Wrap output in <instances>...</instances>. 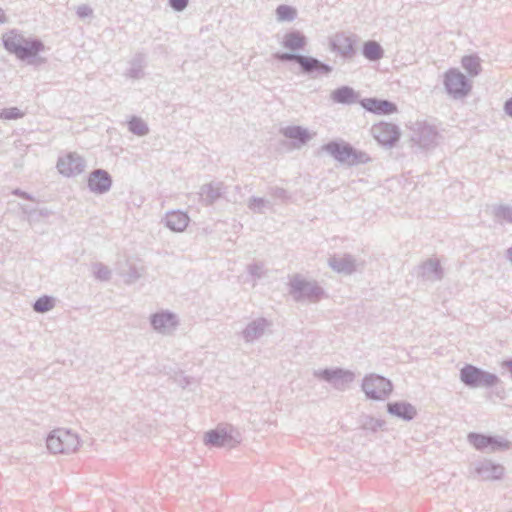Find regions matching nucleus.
<instances>
[{"label":"nucleus","instance_id":"nucleus-11","mask_svg":"<svg viewBox=\"0 0 512 512\" xmlns=\"http://www.w3.org/2000/svg\"><path fill=\"white\" fill-rule=\"evenodd\" d=\"M444 86L447 93L454 99L466 97L472 89L469 79L454 68L449 69L444 74Z\"/></svg>","mask_w":512,"mask_h":512},{"label":"nucleus","instance_id":"nucleus-42","mask_svg":"<svg viewBox=\"0 0 512 512\" xmlns=\"http://www.w3.org/2000/svg\"><path fill=\"white\" fill-rule=\"evenodd\" d=\"M248 273L256 278L260 279L263 276V265L258 263H253L248 265L247 267Z\"/></svg>","mask_w":512,"mask_h":512},{"label":"nucleus","instance_id":"nucleus-12","mask_svg":"<svg viewBox=\"0 0 512 512\" xmlns=\"http://www.w3.org/2000/svg\"><path fill=\"white\" fill-rule=\"evenodd\" d=\"M375 140L383 147L393 148L401 137L400 128L394 123L380 122L371 127Z\"/></svg>","mask_w":512,"mask_h":512},{"label":"nucleus","instance_id":"nucleus-35","mask_svg":"<svg viewBox=\"0 0 512 512\" xmlns=\"http://www.w3.org/2000/svg\"><path fill=\"white\" fill-rule=\"evenodd\" d=\"M277 19L279 21H293L297 16V11L289 5H279L276 9Z\"/></svg>","mask_w":512,"mask_h":512},{"label":"nucleus","instance_id":"nucleus-6","mask_svg":"<svg viewBox=\"0 0 512 512\" xmlns=\"http://www.w3.org/2000/svg\"><path fill=\"white\" fill-rule=\"evenodd\" d=\"M361 388L367 399L383 401L392 393L393 384L384 376L372 373L363 378Z\"/></svg>","mask_w":512,"mask_h":512},{"label":"nucleus","instance_id":"nucleus-31","mask_svg":"<svg viewBox=\"0 0 512 512\" xmlns=\"http://www.w3.org/2000/svg\"><path fill=\"white\" fill-rule=\"evenodd\" d=\"M461 64L471 77L478 76L482 71L481 60L476 54L464 56L461 60Z\"/></svg>","mask_w":512,"mask_h":512},{"label":"nucleus","instance_id":"nucleus-49","mask_svg":"<svg viewBox=\"0 0 512 512\" xmlns=\"http://www.w3.org/2000/svg\"><path fill=\"white\" fill-rule=\"evenodd\" d=\"M506 257L512 263V246L506 250Z\"/></svg>","mask_w":512,"mask_h":512},{"label":"nucleus","instance_id":"nucleus-1","mask_svg":"<svg viewBox=\"0 0 512 512\" xmlns=\"http://www.w3.org/2000/svg\"><path fill=\"white\" fill-rule=\"evenodd\" d=\"M2 43L3 47L20 61L28 64L46 62L44 58L39 57V54L46 49L45 44L37 37H25L13 29L3 34Z\"/></svg>","mask_w":512,"mask_h":512},{"label":"nucleus","instance_id":"nucleus-28","mask_svg":"<svg viewBox=\"0 0 512 512\" xmlns=\"http://www.w3.org/2000/svg\"><path fill=\"white\" fill-rule=\"evenodd\" d=\"M420 275L427 280H441L443 269L437 259H428L420 265Z\"/></svg>","mask_w":512,"mask_h":512},{"label":"nucleus","instance_id":"nucleus-8","mask_svg":"<svg viewBox=\"0 0 512 512\" xmlns=\"http://www.w3.org/2000/svg\"><path fill=\"white\" fill-rule=\"evenodd\" d=\"M467 441L476 450L484 453L506 451L512 447L511 442L501 436L486 435L477 432H470L467 435Z\"/></svg>","mask_w":512,"mask_h":512},{"label":"nucleus","instance_id":"nucleus-32","mask_svg":"<svg viewBox=\"0 0 512 512\" xmlns=\"http://www.w3.org/2000/svg\"><path fill=\"white\" fill-rule=\"evenodd\" d=\"M247 206L253 213L257 214H263L265 212V209L272 208V204L270 201L256 196H252L249 198Z\"/></svg>","mask_w":512,"mask_h":512},{"label":"nucleus","instance_id":"nucleus-18","mask_svg":"<svg viewBox=\"0 0 512 512\" xmlns=\"http://www.w3.org/2000/svg\"><path fill=\"white\" fill-rule=\"evenodd\" d=\"M359 103L366 111L376 115H391L398 110L394 102L375 97L363 98Z\"/></svg>","mask_w":512,"mask_h":512},{"label":"nucleus","instance_id":"nucleus-34","mask_svg":"<svg viewBox=\"0 0 512 512\" xmlns=\"http://www.w3.org/2000/svg\"><path fill=\"white\" fill-rule=\"evenodd\" d=\"M55 306V299L52 296L44 295L39 297L33 304V310L37 313H46Z\"/></svg>","mask_w":512,"mask_h":512},{"label":"nucleus","instance_id":"nucleus-26","mask_svg":"<svg viewBox=\"0 0 512 512\" xmlns=\"http://www.w3.org/2000/svg\"><path fill=\"white\" fill-rule=\"evenodd\" d=\"M189 220L188 215L182 211H170L165 216V225L171 231L182 232L188 226Z\"/></svg>","mask_w":512,"mask_h":512},{"label":"nucleus","instance_id":"nucleus-50","mask_svg":"<svg viewBox=\"0 0 512 512\" xmlns=\"http://www.w3.org/2000/svg\"><path fill=\"white\" fill-rule=\"evenodd\" d=\"M7 21V17L4 14V11L0 8V23H5Z\"/></svg>","mask_w":512,"mask_h":512},{"label":"nucleus","instance_id":"nucleus-36","mask_svg":"<svg viewBox=\"0 0 512 512\" xmlns=\"http://www.w3.org/2000/svg\"><path fill=\"white\" fill-rule=\"evenodd\" d=\"M385 425V421L381 419H376L371 416H365L362 420L361 427L364 430H369L372 432H376L378 429H381Z\"/></svg>","mask_w":512,"mask_h":512},{"label":"nucleus","instance_id":"nucleus-40","mask_svg":"<svg viewBox=\"0 0 512 512\" xmlns=\"http://www.w3.org/2000/svg\"><path fill=\"white\" fill-rule=\"evenodd\" d=\"M123 276L127 284H133L140 279L141 273L138 271L136 266L130 265L128 271L124 273Z\"/></svg>","mask_w":512,"mask_h":512},{"label":"nucleus","instance_id":"nucleus-30","mask_svg":"<svg viewBox=\"0 0 512 512\" xmlns=\"http://www.w3.org/2000/svg\"><path fill=\"white\" fill-rule=\"evenodd\" d=\"M146 56L143 53H137L130 61V68L126 72V76L132 79H141L145 76L144 67Z\"/></svg>","mask_w":512,"mask_h":512},{"label":"nucleus","instance_id":"nucleus-46","mask_svg":"<svg viewBox=\"0 0 512 512\" xmlns=\"http://www.w3.org/2000/svg\"><path fill=\"white\" fill-rule=\"evenodd\" d=\"M504 111L508 116L512 117V98L505 101Z\"/></svg>","mask_w":512,"mask_h":512},{"label":"nucleus","instance_id":"nucleus-20","mask_svg":"<svg viewBox=\"0 0 512 512\" xmlns=\"http://www.w3.org/2000/svg\"><path fill=\"white\" fill-rule=\"evenodd\" d=\"M328 265L337 273L351 275L357 270L356 259L351 254L333 255L328 259Z\"/></svg>","mask_w":512,"mask_h":512},{"label":"nucleus","instance_id":"nucleus-4","mask_svg":"<svg viewBox=\"0 0 512 512\" xmlns=\"http://www.w3.org/2000/svg\"><path fill=\"white\" fill-rule=\"evenodd\" d=\"M288 285L289 294L296 302L317 303L326 296L325 290L316 281H308L299 274L294 275Z\"/></svg>","mask_w":512,"mask_h":512},{"label":"nucleus","instance_id":"nucleus-19","mask_svg":"<svg viewBox=\"0 0 512 512\" xmlns=\"http://www.w3.org/2000/svg\"><path fill=\"white\" fill-rule=\"evenodd\" d=\"M226 185L221 181L204 184L200 187V198L205 206L213 205L226 192Z\"/></svg>","mask_w":512,"mask_h":512},{"label":"nucleus","instance_id":"nucleus-47","mask_svg":"<svg viewBox=\"0 0 512 512\" xmlns=\"http://www.w3.org/2000/svg\"><path fill=\"white\" fill-rule=\"evenodd\" d=\"M177 382L183 388L190 385V383H191L190 378L187 376H180V378L177 380Z\"/></svg>","mask_w":512,"mask_h":512},{"label":"nucleus","instance_id":"nucleus-16","mask_svg":"<svg viewBox=\"0 0 512 512\" xmlns=\"http://www.w3.org/2000/svg\"><path fill=\"white\" fill-rule=\"evenodd\" d=\"M474 473L481 480H499L503 477L505 468L489 459H483L472 464Z\"/></svg>","mask_w":512,"mask_h":512},{"label":"nucleus","instance_id":"nucleus-37","mask_svg":"<svg viewBox=\"0 0 512 512\" xmlns=\"http://www.w3.org/2000/svg\"><path fill=\"white\" fill-rule=\"evenodd\" d=\"M93 274L100 281H108L111 278V270L100 262L93 264Z\"/></svg>","mask_w":512,"mask_h":512},{"label":"nucleus","instance_id":"nucleus-10","mask_svg":"<svg viewBox=\"0 0 512 512\" xmlns=\"http://www.w3.org/2000/svg\"><path fill=\"white\" fill-rule=\"evenodd\" d=\"M313 374L316 378L328 382L339 391L346 390L355 379L353 371L340 367L315 370Z\"/></svg>","mask_w":512,"mask_h":512},{"label":"nucleus","instance_id":"nucleus-2","mask_svg":"<svg viewBox=\"0 0 512 512\" xmlns=\"http://www.w3.org/2000/svg\"><path fill=\"white\" fill-rule=\"evenodd\" d=\"M273 57L282 63L298 64L300 73L311 79L328 76L333 71L332 66L313 56L300 53H275Z\"/></svg>","mask_w":512,"mask_h":512},{"label":"nucleus","instance_id":"nucleus-29","mask_svg":"<svg viewBox=\"0 0 512 512\" xmlns=\"http://www.w3.org/2000/svg\"><path fill=\"white\" fill-rule=\"evenodd\" d=\"M362 55L367 60L376 62L384 57V49L377 41L368 40L363 43Z\"/></svg>","mask_w":512,"mask_h":512},{"label":"nucleus","instance_id":"nucleus-23","mask_svg":"<svg viewBox=\"0 0 512 512\" xmlns=\"http://www.w3.org/2000/svg\"><path fill=\"white\" fill-rule=\"evenodd\" d=\"M282 45L284 48L290 50L289 53H298V51L306 47L307 38L302 32L292 30L284 35Z\"/></svg>","mask_w":512,"mask_h":512},{"label":"nucleus","instance_id":"nucleus-13","mask_svg":"<svg viewBox=\"0 0 512 512\" xmlns=\"http://www.w3.org/2000/svg\"><path fill=\"white\" fill-rule=\"evenodd\" d=\"M86 160L76 152H68L60 156L57 161V169L65 177H75L84 172Z\"/></svg>","mask_w":512,"mask_h":512},{"label":"nucleus","instance_id":"nucleus-5","mask_svg":"<svg viewBox=\"0 0 512 512\" xmlns=\"http://www.w3.org/2000/svg\"><path fill=\"white\" fill-rule=\"evenodd\" d=\"M460 381L470 389H489L501 383L500 378L473 364H465L459 373Z\"/></svg>","mask_w":512,"mask_h":512},{"label":"nucleus","instance_id":"nucleus-14","mask_svg":"<svg viewBox=\"0 0 512 512\" xmlns=\"http://www.w3.org/2000/svg\"><path fill=\"white\" fill-rule=\"evenodd\" d=\"M330 49L338 53L343 59L351 60L357 53L356 50V36L346 35L343 32L336 33L330 39Z\"/></svg>","mask_w":512,"mask_h":512},{"label":"nucleus","instance_id":"nucleus-43","mask_svg":"<svg viewBox=\"0 0 512 512\" xmlns=\"http://www.w3.org/2000/svg\"><path fill=\"white\" fill-rule=\"evenodd\" d=\"M169 6L176 12H182L189 4V0H168Z\"/></svg>","mask_w":512,"mask_h":512},{"label":"nucleus","instance_id":"nucleus-39","mask_svg":"<svg viewBox=\"0 0 512 512\" xmlns=\"http://www.w3.org/2000/svg\"><path fill=\"white\" fill-rule=\"evenodd\" d=\"M494 215L496 218L503 219L507 222H512V207L500 205L495 208Z\"/></svg>","mask_w":512,"mask_h":512},{"label":"nucleus","instance_id":"nucleus-27","mask_svg":"<svg viewBox=\"0 0 512 512\" xmlns=\"http://www.w3.org/2000/svg\"><path fill=\"white\" fill-rule=\"evenodd\" d=\"M281 133L284 137L294 140V145L297 147L305 145L311 139L309 131L298 125L287 126L281 130Z\"/></svg>","mask_w":512,"mask_h":512},{"label":"nucleus","instance_id":"nucleus-38","mask_svg":"<svg viewBox=\"0 0 512 512\" xmlns=\"http://www.w3.org/2000/svg\"><path fill=\"white\" fill-rule=\"evenodd\" d=\"M24 113L17 107L3 108L0 110V118L6 120H16L23 117Z\"/></svg>","mask_w":512,"mask_h":512},{"label":"nucleus","instance_id":"nucleus-3","mask_svg":"<svg viewBox=\"0 0 512 512\" xmlns=\"http://www.w3.org/2000/svg\"><path fill=\"white\" fill-rule=\"evenodd\" d=\"M321 149L337 162L350 167L366 164L371 161L370 156L366 152L356 149L350 143L342 139L329 141L324 144Z\"/></svg>","mask_w":512,"mask_h":512},{"label":"nucleus","instance_id":"nucleus-24","mask_svg":"<svg viewBox=\"0 0 512 512\" xmlns=\"http://www.w3.org/2000/svg\"><path fill=\"white\" fill-rule=\"evenodd\" d=\"M330 98L334 103L350 105L358 101L359 93L352 87L344 85L333 90Z\"/></svg>","mask_w":512,"mask_h":512},{"label":"nucleus","instance_id":"nucleus-22","mask_svg":"<svg viewBox=\"0 0 512 512\" xmlns=\"http://www.w3.org/2000/svg\"><path fill=\"white\" fill-rule=\"evenodd\" d=\"M387 412L404 421H411L417 415L416 408L406 401H394L387 404Z\"/></svg>","mask_w":512,"mask_h":512},{"label":"nucleus","instance_id":"nucleus-7","mask_svg":"<svg viewBox=\"0 0 512 512\" xmlns=\"http://www.w3.org/2000/svg\"><path fill=\"white\" fill-rule=\"evenodd\" d=\"M46 445L51 453L68 454L78 449L79 439L69 430L55 429L47 436Z\"/></svg>","mask_w":512,"mask_h":512},{"label":"nucleus","instance_id":"nucleus-21","mask_svg":"<svg viewBox=\"0 0 512 512\" xmlns=\"http://www.w3.org/2000/svg\"><path fill=\"white\" fill-rule=\"evenodd\" d=\"M271 323L263 317L249 322L242 331V337L246 343H252L262 337Z\"/></svg>","mask_w":512,"mask_h":512},{"label":"nucleus","instance_id":"nucleus-15","mask_svg":"<svg viewBox=\"0 0 512 512\" xmlns=\"http://www.w3.org/2000/svg\"><path fill=\"white\" fill-rule=\"evenodd\" d=\"M150 324L158 333L171 335L179 325V321L174 313L161 311L150 316Z\"/></svg>","mask_w":512,"mask_h":512},{"label":"nucleus","instance_id":"nucleus-44","mask_svg":"<svg viewBox=\"0 0 512 512\" xmlns=\"http://www.w3.org/2000/svg\"><path fill=\"white\" fill-rule=\"evenodd\" d=\"M76 14L79 18L83 19L93 14V10L90 6L83 4L77 7Z\"/></svg>","mask_w":512,"mask_h":512},{"label":"nucleus","instance_id":"nucleus-45","mask_svg":"<svg viewBox=\"0 0 512 512\" xmlns=\"http://www.w3.org/2000/svg\"><path fill=\"white\" fill-rule=\"evenodd\" d=\"M13 194L16 196H19L23 199H26V200H32V196L30 194H28L27 192L22 191L21 189H15L13 191Z\"/></svg>","mask_w":512,"mask_h":512},{"label":"nucleus","instance_id":"nucleus-41","mask_svg":"<svg viewBox=\"0 0 512 512\" xmlns=\"http://www.w3.org/2000/svg\"><path fill=\"white\" fill-rule=\"evenodd\" d=\"M269 194L277 199H281L283 202L290 199V196L284 188L281 187H271L269 188Z\"/></svg>","mask_w":512,"mask_h":512},{"label":"nucleus","instance_id":"nucleus-25","mask_svg":"<svg viewBox=\"0 0 512 512\" xmlns=\"http://www.w3.org/2000/svg\"><path fill=\"white\" fill-rule=\"evenodd\" d=\"M438 133L436 129L429 125L420 126L413 140L424 149H430L436 145Z\"/></svg>","mask_w":512,"mask_h":512},{"label":"nucleus","instance_id":"nucleus-33","mask_svg":"<svg viewBox=\"0 0 512 512\" xmlns=\"http://www.w3.org/2000/svg\"><path fill=\"white\" fill-rule=\"evenodd\" d=\"M128 129L137 136H145L149 133L148 125L139 117L133 116L128 122Z\"/></svg>","mask_w":512,"mask_h":512},{"label":"nucleus","instance_id":"nucleus-17","mask_svg":"<svg viewBox=\"0 0 512 512\" xmlns=\"http://www.w3.org/2000/svg\"><path fill=\"white\" fill-rule=\"evenodd\" d=\"M112 177L108 171L98 168L90 172L87 179V186L89 190L97 195L107 193L112 187Z\"/></svg>","mask_w":512,"mask_h":512},{"label":"nucleus","instance_id":"nucleus-9","mask_svg":"<svg viewBox=\"0 0 512 512\" xmlns=\"http://www.w3.org/2000/svg\"><path fill=\"white\" fill-rule=\"evenodd\" d=\"M241 442L240 433L232 426H218L204 435V443L210 447L234 448Z\"/></svg>","mask_w":512,"mask_h":512},{"label":"nucleus","instance_id":"nucleus-48","mask_svg":"<svg viewBox=\"0 0 512 512\" xmlns=\"http://www.w3.org/2000/svg\"><path fill=\"white\" fill-rule=\"evenodd\" d=\"M501 366L507 369L512 375V358L502 361Z\"/></svg>","mask_w":512,"mask_h":512}]
</instances>
